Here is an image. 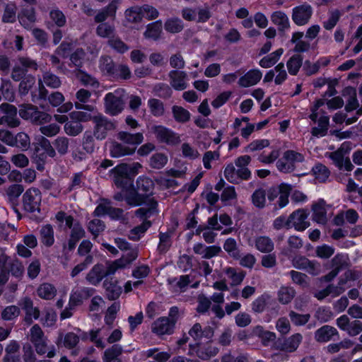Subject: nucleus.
Wrapping results in <instances>:
<instances>
[{
  "label": "nucleus",
  "mask_w": 362,
  "mask_h": 362,
  "mask_svg": "<svg viewBox=\"0 0 362 362\" xmlns=\"http://www.w3.org/2000/svg\"><path fill=\"white\" fill-rule=\"evenodd\" d=\"M132 190L126 195L125 202L130 206H138L146 204L148 207V202L151 199H156L151 197L153 195L154 183L153 180L146 177H139L136 182V187L131 188Z\"/></svg>",
  "instance_id": "1"
},
{
  "label": "nucleus",
  "mask_w": 362,
  "mask_h": 362,
  "mask_svg": "<svg viewBox=\"0 0 362 362\" xmlns=\"http://www.w3.org/2000/svg\"><path fill=\"white\" fill-rule=\"evenodd\" d=\"M148 204V207H141L134 212V215L143 220V222L129 230L128 237L132 240L137 241L145 234L146 230L152 226L151 221H148V218L158 213V204L156 199H151Z\"/></svg>",
  "instance_id": "2"
},
{
  "label": "nucleus",
  "mask_w": 362,
  "mask_h": 362,
  "mask_svg": "<svg viewBox=\"0 0 362 362\" xmlns=\"http://www.w3.org/2000/svg\"><path fill=\"white\" fill-rule=\"evenodd\" d=\"M113 180L117 187L129 190L133 187V178L136 174V168L127 163H121L110 170Z\"/></svg>",
  "instance_id": "3"
},
{
  "label": "nucleus",
  "mask_w": 362,
  "mask_h": 362,
  "mask_svg": "<svg viewBox=\"0 0 362 362\" xmlns=\"http://www.w3.org/2000/svg\"><path fill=\"white\" fill-rule=\"evenodd\" d=\"M126 99V91L123 88H117L114 92L107 93L104 98L105 112L111 116L121 113Z\"/></svg>",
  "instance_id": "4"
},
{
  "label": "nucleus",
  "mask_w": 362,
  "mask_h": 362,
  "mask_svg": "<svg viewBox=\"0 0 362 362\" xmlns=\"http://www.w3.org/2000/svg\"><path fill=\"white\" fill-rule=\"evenodd\" d=\"M93 135L98 141L105 140L109 134L115 130L117 127L116 122L108 119L103 115L98 113L93 115Z\"/></svg>",
  "instance_id": "5"
},
{
  "label": "nucleus",
  "mask_w": 362,
  "mask_h": 362,
  "mask_svg": "<svg viewBox=\"0 0 362 362\" xmlns=\"http://www.w3.org/2000/svg\"><path fill=\"white\" fill-rule=\"evenodd\" d=\"M41 202L42 194L40 189L35 187H30L23 194L22 208L26 213H40Z\"/></svg>",
  "instance_id": "6"
},
{
  "label": "nucleus",
  "mask_w": 362,
  "mask_h": 362,
  "mask_svg": "<svg viewBox=\"0 0 362 362\" xmlns=\"http://www.w3.org/2000/svg\"><path fill=\"white\" fill-rule=\"evenodd\" d=\"M303 156L294 151L288 150L284 152L281 158L276 163L278 170L282 173H288L294 170L296 162H303Z\"/></svg>",
  "instance_id": "7"
},
{
  "label": "nucleus",
  "mask_w": 362,
  "mask_h": 362,
  "mask_svg": "<svg viewBox=\"0 0 362 362\" xmlns=\"http://www.w3.org/2000/svg\"><path fill=\"white\" fill-rule=\"evenodd\" d=\"M189 351L195 353L202 360H209L218 354V349L212 345L210 339L205 344L196 342L194 344H189Z\"/></svg>",
  "instance_id": "8"
},
{
  "label": "nucleus",
  "mask_w": 362,
  "mask_h": 362,
  "mask_svg": "<svg viewBox=\"0 0 362 362\" xmlns=\"http://www.w3.org/2000/svg\"><path fill=\"white\" fill-rule=\"evenodd\" d=\"M153 132L157 140L168 145H176L180 142V136L170 129L163 126H155Z\"/></svg>",
  "instance_id": "9"
},
{
  "label": "nucleus",
  "mask_w": 362,
  "mask_h": 362,
  "mask_svg": "<svg viewBox=\"0 0 362 362\" xmlns=\"http://www.w3.org/2000/svg\"><path fill=\"white\" fill-rule=\"evenodd\" d=\"M313 15V8L310 5L303 4L296 6L292 11V20L298 26L307 24Z\"/></svg>",
  "instance_id": "10"
},
{
  "label": "nucleus",
  "mask_w": 362,
  "mask_h": 362,
  "mask_svg": "<svg viewBox=\"0 0 362 362\" xmlns=\"http://www.w3.org/2000/svg\"><path fill=\"white\" fill-rule=\"evenodd\" d=\"M308 214L306 210L300 209L294 211L289 215L290 228L293 227L298 231H303L310 226L307 221Z\"/></svg>",
  "instance_id": "11"
},
{
  "label": "nucleus",
  "mask_w": 362,
  "mask_h": 362,
  "mask_svg": "<svg viewBox=\"0 0 362 362\" xmlns=\"http://www.w3.org/2000/svg\"><path fill=\"white\" fill-rule=\"evenodd\" d=\"M95 291L94 288L88 287H82L73 291L70 295L69 305L71 307L81 305L83 300L91 297Z\"/></svg>",
  "instance_id": "12"
},
{
  "label": "nucleus",
  "mask_w": 362,
  "mask_h": 362,
  "mask_svg": "<svg viewBox=\"0 0 362 362\" xmlns=\"http://www.w3.org/2000/svg\"><path fill=\"white\" fill-rule=\"evenodd\" d=\"M188 333L195 341L200 342L202 339L210 340L214 337V330L210 326L202 328L199 323H195Z\"/></svg>",
  "instance_id": "13"
},
{
  "label": "nucleus",
  "mask_w": 362,
  "mask_h": 362,
  "mask_svg": "<svg viewBox=\"0 0 362 362\" xmlns=\"http://www.w3.org/2000/svg\"><path fill=\"white\" fill-rule=\"evenodd\" d=\"M334 337L339 338V332L335 327L330 325H323L315 332V339L320 343L334 340Z\"/></svg>",
  "instance_id": "14"
},
{
  "label": "nucleus",
  "mask_w": 362,
  "mask_h": 362,
  "mask_svg": "<svg viewBox=\"0 0 362 362\" xmlns=\"http://www.w3.org/2000/svg\"><path fill=\"white\" fill-rule=\"evenodd\" d=\"M79 341V337L72 332H67L65 334L60 332L57 339L56 344L59 348L64 347L67 349H74Z\"/></svg>",
  "instance_id": "15"
},
{
  "label": "nucleus",
  "mask_w": 362,
  "mask_h": 362,
  "mask_svg": "<svg viewBox=\"0 0 362 362\" xmlns=\"http://www.w3.org/2000/svg\"><path fill=\"white\" fill-rule=\"evenodd\" d=\"M303 337L300 334L296 333L284 339L282 342L279 341L277 343L278 349L286 352L295 351L300 342L302 341Z\"/></svg>",
  "instance_id": "16"
},
{
  "label": "nucleus",
  "mask_w": 362,
  "mask_h": 362,
  "mask_svg": "<svg viewBox=\"0 0 362 362\" xmlns=\"http://www.w3.org/2000/svg\"><path fill=\"white\" fill-rule=\"evenodd\" d=\"M86 232L81 224L79 222H76L74 227L72 228V230H71L67 246L65 244L64 245V250H65L66 248L69 251L73 250L76 247L78 242L84 238Z\"/></svg>",
  "instance_id": "17"
},
{
  "label": "nucleus",
  "mask_w": 362,
  "mask_h": 362,
  "mask_svg": "<svg viewBox=\"0 0 362 362\" xmlns=\"http://www.w3.org/2000/svg\"><path fill=\"white\" fill-rule=\"evenodd\" d=\"M175 325L167 317H160L156 320L152 325L153 332L158 334H170L173 332Z\"/></svg>",
  "instance_id": "18"
},
{
  "label": "nucleus",
  "mask_w": 362,
  "mask_h": 362,
  "mask_svg": "<svg viewBox=\"0 0 362 362\" xmlns=\"http://www.w3.org/2000/svg\"><path fill=\"white\" fill-rule=\"evenodd\" d=\"M171 86L177 90H182L187 88V84L185 81L187 75L185 71L173 70L169 74Z\"/></svg>",
  "instance_id": "19"
},
{
  "label": "nucleus",
  "mask_w": 362,
  "mask_h": 362,
  "mask_svg": "<svg viewBox=\"0 0 362 362\" xmlns=\"http://www.w3.org/2000/svg\"><path fill=\"white\" fill-rule=\"evenodd\" d=\"M118 2V0H113L107 6L100 10L95 16V22L100 24L104 23L109 17H115Z\"/></svg>",
  "instance_id": "20"
},
{
  "label": "nucleus",
  "mask_w": 362,
  "mask_h": 362,
  "mask_svg": "<svg viewBox=\"0 0 362 362\" xmlns=\"http://www.w3.org/2000/svg\"><path fill=\"white\" fill-rule=\"evenodd\" d=\"M105 265L101 263L95 264L86 274V280L93 286H98L105 277Z\"/></svg>",
  "instance_id": "21"
},
{
  "label": "nucleus",
  "mask_w": 362,
  "mask_h": 362,
  "mask_svg": "<svg viewBox=\"0 0 362 362\" xmlns=\"http://www.w3.org/2000/svg\"><path fill=\"white\" fill-rule=\"evenodd\" d=\"M34 152L38 153L41 150L47 153L49 157L54 158L56 156V151L51 145L50 141L43 136H40L35 139L33 143Z\"/></svg>",
  "instance_id": "22"
},
{
  "label": "nucleus",
  "mask_w": 362,
  "mask_h": 362,
  "mask_svg": "<svg viewBox=\"0 0 362 362\" xmlns=\"http://www.w3.org/2000/svg\"><path fill=\"white\" fill-rule=\"evenodd\" d=\"M106 296L110 300L117 299L122 293V288L112 277L107 278L103 282Z\"/></svg>",
  "instance_id": "23"
},
{
  "label": "nucleus",
  "mask_w": 362,
  "mask_h": 362,
  "mask_svg": "<svg viewBox=\"0 0 362 362\" xmlns=\"http://www.w3.org/2000/svg\"><path fill=\"white\" fill-rule=\"evenodd\" d=\"M117 137L124 144L134 146L135 147L144 141L143 133L141 132L132 134L127 131H120L117 133Z\"/></svg>",
  "instance_id": "24"
},
{
  "label": "nucleus",
  "mask_w": 362,
  "mask_h": 362,
  "mask_svg": "<svg viewBox=\"0 0 362 362\" xmlns=\"http://www.w3.org/2000/svg\"><path fill=\"white\" fill-rule=\"evenodd\" d=\"M325 202L320 199L312 206L313 220L317 223L325 225L327 221V211L325 209Z\"/></svg>",
  "instance_id": "25"
},
{
  "label": "nucleus",
  "mask_w": 362,
  "mask_h": 362,
  "mask_svg": "<svg viewBox=\"0 0 362 362\" xmlns=\"http://www.w3.org/2000/svg\"><path fill=\"white\" fill-rule=\"evenodd\" d=\"M162 32L163 23L160 20H158L146 25L144 36L146 39L156 41L160 38Z\"/></svg>",
  "instance_id": "26"
},
{
  "label": "nucleus",
  "mask_w": 362,
  "mask_h": 362,
  "mask_svg": "<svg viewBox=\"0 0 362 362\" xmlns=\"http://www.w3.org/2000/svg\"><path fill=\"white\" fill-rule=\"evenodd\" d=\"M262 72L258 69H252L241 76L238 84L242 87H249L257 84L262 78Z\"/></svg>",
  "instance_id": "27"
},
{
  "label": "nucleus",
  "mask_w": 362,
  "mask_h": 362,
  "mask_svg": "<svg viewBox=\"0 0 362 362\" xmlns=\"http://www.w3.org/2000/svg\"><path fill=\"white\" fill-rule=\"evenodd\" d=\"M24 191V187L20 184H13L6 189V195L11 206H18V198Z\"/></svg>",
  "instance_id": "28"
},
{
  "label": "nucleus",
  "mask_w": 362,
  "mask_h": 362,
  "mask_svg": "<svg viewBox=\"0 0 362 362\" xmlns=\"http://www.w3.org/2000/svg\"><path fill=\"white\" fill-rule=\"evenodd\" d=\"M54 229L52 225L42 226L40 230V240L47 247L53 245L54 243Z\"/></svg>",
  "instance_id": "29"
},
{
  "label": "nucleus",
  "mask_w": 362,
  "mask_h": 362,
  "mask_svg": "<svg viewBox=\"0 0 362 362\" xmlns=\"http://www.w3.org/2000/svg\"><path fill=\"white\" fill-rule=\"evenodd\" d=\"M136 148H130L124 146L122 144L114 141L110 147V155L113 158H119L122 156L132 155L135 152Z\"/></svg>",
  "instance_id": "30"
},
{
  "label": "nucleus",
  "mask_w": 362,
  "mask_h": 362,
  "mask_svg": "<svg viewBox=\"0 0 362 362\" xmlns=\"http://www.w3.org/2000/svg\"><path fill=\"white\" fill-rule=\"evenodd\" d=\"M100 69L102 72L111 76H115L117 72V69L113 59L107 55H104L100 57Z\"/></svg>",
  "instance_id": "31"
},
{
  "label": "nucleus",
  "mask_w": 362,
  "mask_h": 362,
  "mask_svg": "<svg viewBox=\"0 0 362 362\" xmlns=\"http://www.w3.org/2000/svg\"><path fill=\"white\" fill-rule=\"evenodd\" d=\"M37 296L45 300H52L57 295V288L55 286L49 283H43L37 288Z\"/></svg>",
  "instance_id": "32"
},
{
  "label": "nucleus",
  "mask_w": 362,
  "mask_h": 362,
  "mask_svg": "<svg viewBox=\"0 0 362 362\" xmlns=\"http://www.w3.org/2000/svg\"><path fill=\"white\" fill-rule=\"evenodd\" d=\"M271 20L273 23L278 26L280 32H283L290 27L288 16L282 11H275L271 16Z\"/></svg>",
  "instance_id": "33"
},
{
  "label": "nucleus",
  "mask_w": 362,
  "mask_h": 362,
  "mask_svg": "<svg viewBox=\"0 0 362 362\" xmlns=\"http://www.w3.org/2000/svg\"><path fill=\"white\" fill-rule=\"evenodd\" d=\"M19 305L25 311V314L33 315L35 320H37L40 315V311L38 308L33 306V301L30 297L25 296L23 298Z\"/></svg>",
  "instance_id": "34"
},
{
  "label": "nucleus",
  "mask_w": 362,
  "mask_h": 362,
  "mask_svg": "<svg viewBox=\"0 0 362 362\" xmlns=\"http://www.w3.org/2000/svg\"><path fill=\"white\" fill-rule=\"evenodd\" d=\"M11 275L18 279H21L25 272V268L23 263L18 259L9 260L8 265L6 269Z\"/></svg>",
  "instance_id": "35"
},
{
  "label": "nucleus",
  "mask_w": 362,
  "mask_h": 362,
  "mask_svg": "<svg viewBox=\"0 0 362 362\" xmlns=\"http://www.w3.org/2000/svg\"><path fill=\"white\" fill-rule=\"evenodd\" d=\"M284 53V49L279 48L271 54L264 57L259 61V65L262 68H270L274 65L280 59V57Z\"/></svg>",
  "instance_id": "36"
},
{
  "label": "nucleus",
  "mask_w": 362,
  "mask_h": 362,
  "mask_svg": "<svg viewBox=\"0 0 362 362\" xmlns=\"http://www.w3.org/2000/svg\"><path fill=\"white\" fill-rule=\"evenodd\" d=\"M256 248L263 253H269L274 248L272 240L267 236H259L255 240Z\"/></svg>",
  "instance_id": "37"
},
{
  "label": "nucleus",
  "mask_w": 362,
  "mask_h": 362,
  "mask_svg": "<svg viewBox=\"0 0 362 362\" xmlns=\"http://www.w3.org/2000/svg\"><path fill=\"white\" fill-rule=\"evenodd\" d=\"M318 127L312 128L311 134L314 136H323L327 134L329 124V118L328 116H321L317 120Z\"/></svg>",
  "instance_id": "38"
},
{
  "label": "nucleus",
  "mask_w": 362,
  "mask_h": 362,
  "mask_svg": "<svg viewBox=\"0 0 362 362\" xmlns=\"http://www.w3.org/2000/svg\"><path fill=\"white\" fill-rule=\"evenodd\" d=\"M271 298V296L267 293H264L262 296L257 297L252 303V310L255 313H263Z\"/></svg>",
  "instance_id": "39"
},
{
  "label": "nucleus",
  "mask_w": 362,
  "mask_h": 362,
  "mask_svg": "<svg viewBox=\"0 0 362 362\" xmlns=\"http://www.w3.org/2000/svg\"><path fill=\"white\" fill-rule=\"evenodd\" d=\"M296 296V291L289 286H282L278 291V300L281 304L289 303Z\"/></svg>",
  "instance_id": "40"
},
{
  "label": "nucleus",
  "mask_w": 362,
  "mask_h": 362,
  "mask_svg": "<svg viewBox=\"0 0 362 362\" xmlns=\"http://www.w3.org/2000/svg\"><path fill=\"white\" fill-rule=\"evenodd\" d=\"M125 18L129 23H137L142 21L141 6H136L127 8L124 13Z\"/></svg>",
  "instance_id": "41"
},
{
  "label": "nucleus",
  "mask_w": 362,
  "mask_h": 362,
  "mask_svg": "<svg viewBox=\"0 0 362 362\" xmlns=\"http://www.w3.org/2000/svg\"><path fill=\"white\" fill-rule=\"evenodd\" d=\"M107 45L119 54H124L129 49V47L117 35H114L109 39L107 40Z\"/></svg>",
  "instance_id": "42"
},
{
  "label": "nucleus",
  "mask_w": 362,
  "mask_h": 362,
  "mask_svg": "<svg viewBox=\"0 0 362 362\" xmlns=\"http://www.w3.org/2000/svg\"><path fill=\"white\" fill-rule=\"evenodd\" d=\"M13 147H16L23 151H27L30 146L29 136L25 132H18L15 135Z\"/></svg>",
  "instance_id": "43"
},
{
  "label": "nucleus",
  "mask_w": 362,
  "mask_h": 362,
  "mask_svg": "<svg viewBox=\"0 0 362 362\" xmlns=\"http://www.w3.org/2000/svg\"><path fill=\"white\" fill-rule=\"evenodd\" d=\"M303 57L300 54L293 55L287 62L286 66L291 75L296 76L303 64Z\"/></svg>",
  "instance_id": "44"
},
{
  "label": "nucleus",
  "mask_w": 362,
  "mask_h": 362,
  "mask_svg": "<svg viewBox=\"0 0 362 362\" xmlns=\"http://www.w3.org/2000/svg\"><path fill=\"white\" fill-rule=\"evenodd\" d=\"M95 138L90 131H86L82 139V148L89 154L93 153L95 149Z\"/></svg>",
  "instance_id": "45"
},
{
  "label": "nucleus",
  "mask_w": 362,
  "mask_h": 362,
  "mask_svg": "<svg viewBox=\"0 0 362 362\" xmlns=\"http://www.w3.org/2000/svg\"><path fill=\"white\" fill-rule=\"evenodd\" d=\"M312 172L315 178L320 182H325L330 175L329 170L322 163L316 164L312 168Z\"/></svg>",
  "instance_id": "46"
},
{
  "label": "nucleus",
  "mask_w": 362,
  "mask_h": 362,
  "mask_svg": "<svg viewBox=\"0 0 362 362\" xmlns=\"http://www.w3.org/2000/svg\"><path fill=\"white\" fill-rule=\"evenodd\" d=\"M165 30L170 33H178L184 28L183 22L178 18L168 19L164 24Z\"/></svg>",
  "instance_id": "47"
},
{
  "label": "nucleus",
  "mask_w": 362,
  "mask_h": 362,
  "mask_svg": "<svg viewBox=\"0 0 362 362\" xmlns=\"http://www.w3.org/2000/svg\"><path fill=\"white\" fill-rule=\"evenodd\" d=\"M173 117L176 122L185 123L190 119L189 112L184 107L178 105H173L172 107Z\"/></svg>",
  "instance_id": "48"
},
{
  "label": "nucleus",
  "mask_w": 362,
  "mask_h": 362,
  "mask_svg": "<svg viewBox=\"0 0 362 362\" xmlns=\"http://www.w3.org/2000/svg\"><path fill=\"white\" fill-rule=\"evenodd\" d=\"M115 26L108 23L99 24L95 30V33L99 37L108 38V40L115 35Z\"/></svg>",
  "instance_id": "49"
},
{
  "label": "nucleus",
  "mask_w": 362,
  "mask_h": 362,
  "mask_svg": "<svg viewBox=\"0 0 362 362\" xmlns=\"http://www.w3.org/2000/svg\"><path fill=\"white\" fill-rule=\"evenodd\" d=\"M49 18L57 28H62L66 24V18L64 13L58 8H53L49 11Z\"/></svg>",
  "instance_id": "50"
},
{
  "label": "nucleus",
  "mask_w": 362,
  "mask_h": 362,
  "mask_svg": "<svg viewBox=\"0 0 362 362\" xmlns=\"http://www.w3.org/2000/svg\"><path fill=\"white\" fill-rule=\"evenodd\" d=\"M35 83V76L28 74L20 82L18 86V93L21 95H25Z\"/></svg>",
  "instance_id": "51"
},
{
  "label": "nucleus",
  "mask_w": 362,
  "mask_h": 362,
  "mask_svg": "<svg viewBox=\"0 0 362 362\" xmlns=\"http://www.w3.org/2000/svg\"><path fill=\"white\" fill-rule=\"evenodd\" d=\"M225 273L227 274L228 278L231 279L232 286H238L240 284L245 276V272H237V269L233 267H228L226 269Z\"/></svg>",
  "instance_id": "52"
},
{
  "label": "nucleus",
  "mask_w": 362,
  "mask_h": 362,
  "mask_svg": "<svg viewBox=\"0 0 362 362\" xmlns=\"http://www.w3.org/2000/svg\"><path fill=\"white\" fill-rule=\"evenodd\" d=\"M105 229V223L98 218L91 220L88 224V230L93 235L94 239H95L100 233L103 232Z\"/></svg>",
  "instance_id": "53"
},
{
  "label": "nucleus",
  "mask_w": 362,
  "mask_h": 362,
  "mask_svg": "<svg viewBox=\"0 0 362 362\" xmlns=\"http://www.w3.org/2000/svg\"><path fill=\"white\" fill-rule=\"evenodd\" d=\"M252 202L258 209L266 206V191L262 188L256 189L252 194Z\"/></svg>",
  "instance_id": "54"
},
{
  "label": "nucleus",
  "mask_w": 362,
  "mask_h": 362,
  "mask_svg": "<svg viewBox=\"0 0 362 362\" xmlns=\"http://www.w3.org/2000/svg\"><path fill=\"white\" fill-rule=\"evenodd\" d=\"M122 347L119 344H114L110 348L107 349L104 352L103 361L110 362L122 354Z\"/></svg>",
  "instance_id": "55"
},
{
  "label": "nucleus",
  "mask_w": 362,
  "mask_h": 362,
  "mask_svg": "<svg viewBox=\"0 0 362 362\" xmlns=\"http://www.w3.org/2000/svg\"><path fill=\"white\" fill-rule=\"evenodd\" d=\"M19 22L24 27L28 26L30 24L36 21L35 13L33 8L24 9L21 14L18 16Z\"/></svg>",
  "instance_id": "56"
},
{
  "label": "nucleus",
  "mask_w": 362,
  "mask_h": 362,
  "mask_svg": "<svg viewBox=\"0 0 362 362\" xmlns=\"http://www.w3.org/2000/svg\"><path fill=\"white\" fill-rule=\"evenodd\" d=\"M292 191V186L288 184H281V193H279V198L278 200V205L279 208H283L288 203V197Z\"/></svg>",
  "instance_id": "57"
},
{
  "label": "nucleus",
  "mask_w": 362,
  "mask_h": 362,
  "mask_svg": "<svg viewBox=\"0 0 362 362\" xmlns=\"http://www.w3.org/2000/svg\"><path fill=\"white\" fill-rule=\"evenodd\" d=\"M345 94L351 95V97L345 106V110L347 112H351L356 109L358 106V103L356 97V90L352 87H347L344 90L343 95H344Z\"/></svg>",
  "instance_id": "58"
},
{
  "label": "nucleus",
  "mask_w": 362,
  "mask_h": 362,
  "mask_svg": "<svg viewBox=\"0 0 362 362\" xmlns=\"http://www.w3.org/2000/svg\"><path fill=\"white\" fill-rule=\"evenodd\" d=\"M223 249L233 258L239 259L240 257V252L235 239L231 238L226 239L223 244Z\"/></svg>",
  "instance_id": "59"
},
{
  "label": "nucleus",
  "mask_w": 362,
  "mask_h": 362,
  "mask_svg": "<svg viewBox=\"0 0 362 362\" xmlns=\"http://www.w3.org/2000/svg\"><path fill=\"white\" fill-rule=\"evenodd\" d=\"M151 114L155 117H160L164 114V105L158 99L151 98L148 102Z\"/></svg>",
  "instance_id": "60"
},
{
  "label": "nucleus",
  "mask_w": 362,
  "mask_h": 362,
  "mask_svg": "<svg viewBox=\"0 0 362 362\" xmlns=\"http://www.w3.org/2000/svg\"><path fill=\"white\" fill-rule=\"evenodd\" d=\"M54 146L57 152L64 156L69 151V139L66 136H58L54 141Z\"/></svg>",
  "instance_id": "61"
},
{
  "label": "nucleus",
  "mask_w": 362,
  "mask_h": 362,
  "mask_svg": "<svg viewBox=\"0 0 362 362\" xmlns=\"http://www.w3.org/2000/svg\"><path fill=\"white\" fill-rule=\"evenodd\" d=\"M64 129L68 135L76 136L82 132L83 127L80 122L76 120L66 122L64 124Z\"/></svg>",
  "instance_id": "62"
},
{
  "label": "nucleus",
  "mask_w": 362,
  "mask_h": 362,
  "mask_svg": "<svg viewBox=\"0 0 362 362\" xmlns=\"http://www.w3.org/2000/svg\"><path fill=\"white\" fill-rule=\"evenodd\" d=\"M332 270L339 273L348 266L346 257L342 254L336 255L332 259Z\"/></svg>",
  "instance_id": "63"
},
{
  "label": "nucleus",
  "mask_w": 362,
  "mask_h": 362,
  "mask_svg": "<svg viewBox=\"0 0 362 362\" xmlns=\"http://www.w3.org/2000/svg\"><path fill=\"white\" fill-rule=\"evenodd\" d=\"M119 309L120 305L117 302H115L107 308L105 316V322L107 325H112Z\"/></svg>",
  "instance_id": "64"
}]
</instances>
